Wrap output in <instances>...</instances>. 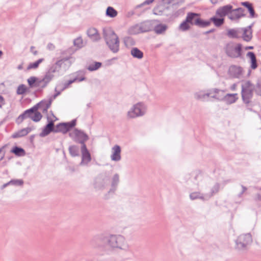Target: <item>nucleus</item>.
<instances>
[{
	"label": "nucleus",
	"instance_id": "55",
	"mask_svg": "<svg viewBox=\"0 0 261 261\" xmlns=\"http://www.w3.org/2000/svg\"><path fill=\"white\" fill-rule=\"evenodd\" d=\"M154 0H146L144 1L143 3L141 4L140 5H139L137 6V8H140L142 7L144 5H149L151 3H152Z\"/></svg>",
	"mask_w": 261,
	"mask_h": 261
},
{
	"label": "nucleus",
	"instance_id": "64",
	"mask_svg": "<svg viewBox=\"0 0 261 261\" xmlns=\"http://www.w3.org/2000/svg\"><path fill=\"white\" fill-rule=\"evenodd\" d=\"M17 69L18 70H21L23 69V64H21L20 65H19L18 66H17Z\"/></svg>",
	"mask_w": 261,
	"mask_h": 261
},
{
	"label": "nucleus",
	"instance_id": "40",
	"mask_svg": "<svg viewBox=\"0 0 261 261\" xmlns=\"http://www.w3.org/2000/svg\"><path fill=\"white\" fill-rule=\"evenodd\" d=\"M44 61L43 58L39 59L36 62L34 63H30L29 66H28L27 69L28 70L31 69H36L39 66V64L41 63Z\"/></svg>",
	"mask_w": 261,
	"mask_h": 261
},
{
	"label": "nucleus",
	"instance_id": "14",
	"mask_svg": "<svg viewBox=\"0 0 261 261\" xmlns=\"http://www.w3.org/2000/svg\"><path fill=\"white\" fill-rule=\"evenodd\" d=\"M225 90H221L218 88H213L209 90V94H210V97L214 98L219 101H222L224 96Z\"/></svg>",
	"mask_w": 261,
	"mask_h": 261
},
{
	"label": "nucleus",
	"instance_id": "6",
	"mask_svg": "<svg viewBox=\"0 0 261 261\" xmlns=\"http://www.w3.org/2000/svg\"><path fill=\"white\" fill-rule=\"evenodd\" d=\"M242 46L240 43H229L225 47V53L227 56L231 58H238L242 57Z\"/></svg>",
	"mask_w": 261,
	"mask_h": 261
},
{
	"label": "nucleus",
	"instance_id": "62",
	"mask_svg": "<svg viewBox=\"0 0 261 261\" xmlns=\"http://www.w3.org/2000/svg\"><path fill=\"white\" fill-rule=\"evenodd\" d=\"M8 186H10V184H9V181L4 184L2 187V189H3L6 188Z\"/></svg>",
	"mask_w": 261,
	"mask_h": 261
},
{
	"label": "nucleus",
	"instance_id": "10",
	"mask_svg": "<svg viewBox=\"0 0 261 261\" xmlns=\"http://www.w3.org/2000/svg\"><path fill=\"white\" fill-rule=\"evenodd\" d=\"M244 69L240 66L232 65L228 68L227 74L230 77L240 79L243 77Z\"/></svg>",
	"mask_w": 261,
	"mask_h": 261
},
{
	"label": "nucleus",
	"instance_id": "53",
	"mask_svg": "<svg viewBox=\"0 0 261 261\" xmlns=\"http://www.w3.org/2000/svg\"><path fill=\"white\" fill-rule=\"evenodd\" d=\"M59 71V69L58 67L55 65H53L48 69V71L51 74H54V73L58 72Z\"/></svg>",
	"mask_w": 261,
	"mask_h": 261
},
{
	"label": "nucleus",
	"instance_id": "34",
	"mask_svg": "<svg viewBox=\"0 0 261 261\" xmlns=\"http://www.w3.org/2000/svg\"><path fill=\"white\" fill-rule=\"evenodd\" d=\"M118 14L117 11L112 7H108L106 11V15L107 16L114 18Z\"/></svg>",
	"mask_w": 261,
	"mask_h": 261
},
{
	"label": "nucleus",
	"instance_id": "42",
	"mask_svg": "<svg viewBox=\"0 0 261 261\" xmlns=\"http://www.w3.org/2000/svg\"><path fill=\"white\" fill-rule=\"evenodd\" d=\"M27 88L23 84L20 85L17 89L16 93L18 95H23L27 92Z\"/></svg>",
	"mask_w": 261,
	"mask_h": 261
},
{
	"label": "nucleus",
	"instance_id": "12",
	"mask_svg": "<svg viewBox=\"0 0 261 261\" xmlns=\"http://www.w3.org/2000/svg\"><path fill=\"white\" fill-rule=\"evenodd\" d=\"M244 12L245 10L242 8H238L234 9L232 8L229 15L228 18L232 21L238 22L242 17L245 16Z\"/></svg>",
	"mask_w": 261,
	"mask_h": 261
},
{
	"label": "nucleus",
	"instance_id": "41",
	"mask_svg": "<svg viewBox=\"0 0 261 261\" xmlns=\"http://www.w3.org/2000/svg\"><path fill=\"white\" fill-rule=\"evenodd\" d=\"M38 80L35 76H31L28 79L27 81L30 87H36V83L38 82Z\"/></svg>",
	"mask_w": 261,
	"mask_h": 261
},
{
	"label": "nucleus",
	"instance_id": "24",
	"mask_svg": "<svg viewBox=\"0 0 261 261\" xmlns=\"http://www.w3.org/2000/svg\"><path fill=\"white\" fill-rule=\"evenodd\" d=\"M153 30L157 35L164 34L168 29V25L164 23H159L153 27Z\"/></svg>",
	"mask_w": 261,
	"mask_h": 261
},
{
	"label": "nucleus",
	"instance_id": "15",
	"mask_svg": "<svg viewBox=\"0 0 261 261\" xmlns=\"http://www.w3.org/2000/svg\"><path fill=\"white\" fill-rule=\"evenodd\" d=\"M232 8V6L231 5H226L222 7H220L217 9L216 11V15L218 17H220L224 18L226 16H227L228 17Z\"/></svg>",
	"mask_w": 261,
	"mask_h": 261
},
{
	"label": "nucleus",
	"instance_id": "31",
	"mask_svg": "<svg viewBox=\"0 0 261 261\" xmlns=\"http://www.w3.org/2000/svg\"><path fill=\"white\" fill-rule=\"evenodd\" d=\"M210 21H212L217 27L221 26L224 22V18L223 17H212L210 18Z\"/></svg>",
	"mask_w": 261,
	"mask_h": 261
},
{
	"label": "nucleus",
	"instance_id": "36",
	"mask_svg": "<svg viewBox=\"0 0 261 261\" xmlns=\"http://www.w3.org/2000/svg\"><path fill=\"white\" fill-rule=\"evenodd\" d=\"M69 151L72 156L79 155V148L76 145H71L69 147Z\"/></svg>",
	"mask_w": 261,
	"mask_h": 261
},
{
	"label": "nucleus",
	"instance_id": "18",
	"mask_svg": "<svg viewBox=\"0 0 261 261\" xmlns=\"http://www.w3.org/2000/svg\"><path fill=\"white\" fill-rule=\"evenodd\" d=\"M48 123L43 128L42 131L39 134L41 137H44L49 134L51 132H54V122L53 120H49V118L47 117Z\"/></svg>",
	"mask_w": 261,
	"mask_h": 261
},
{
	"label": "nucleus",
	"instance_id": "8",
	"mask_svg": "<svg viewBox=\"0 0 261 261\" xmlns=\"http://www.w3.org/2000/svg\"><path fill=\"white\" fill-rule=\"evenodd\" d=\"M69 137L75 142L86 145L85 142L89 139L88 136L84 131L75 128L69 134Z\"/></svg>",
	"mask_w": 261,
	"mask_h": 261
},
{
	"label": "nucleus",
	"instance_id": "44",
	"mask_svg": "<svg viewBox=\"0 0 261 261\" xmlns=\"http://www.w3.org/2000/svg\"><path fill=\"white\" fill-rule=\"evenodd\" d=\"M83 39L82 37H79L74 40L73 44L77 48H81L83 47Z\"/></svg>",
	"mask_w": 261,
	"mask_h": 261
},
{
	"label": "nucleus",
	"instance_id": "39",
	"mask_svg": "<svg viewBox=\"0 0 261 261\" xmlns=\"http://www.w3.org/2000/svg\"><path fill=\"white\" fill-rule=\"evenodd\" d=\"M23 180L21 179H13L9 181L10 186H13L15 187H22L23 185Z\"/></svg>",
	"mask_w": 261,
	"mask_h": 261
},
{
	"label": "nucleus",
	"instance_id": "22",
	"mask_svg": "<svg viewBox=\"0 0 261 261\" xmlns=\"http://www.w3.org/2000/svg\"><path fill=\"white\" fill-rule=\"evenodd\" d=\"M238 94L237 93H227L225 94L222 101L226 105H231L235 103L238 99Z\"/></svg>",
	"mask_w": 261,
	"mask_h": 261
},
{
	"label": "nucleus",
	"instance_id": "21",
	"mask_svg": "<svg viewBox=\"0 0 261 261\" xmlns=\"http://www.w3.org/2000/svg\"><path fill=\"white\" fill-rule=\"evenodd\" d=\"M88 36L94 42H97L101 39L100 34L97 29L90 28L87 31Z\"/></svg>",
	"mask_w": 261,
	"mask_h": 261
},
{
	"label": "nucleus",
	"instance_id": "1",
	"mask_svg": "<svg viewBox=\"0 0 261 261\" xmlns=\"http://www.w3.org/2000/svg\"><path fill=\"white\" fill-rule=\"evenodd\" d=\"M91 245L94 249L102 254L108 253L116 249L125 252L129 249L125 238L120 234L97 235L91 240Z\"/></svg>",
	"mask_w": 261,
	"mask_h": 261
},
{
	"label": "nucleus",
	"instance_id": "51",
	"mask_svg": "<svg viewBox=\"0 0 261 261\" xmlns=\"http://www.w3.org/2000/svg\"><path fill=\"white\" fill-rule=\"evenodd\" d=\"M48 84H45V81H43V79L38 80V82L36 83V87H39L41 88H45Z\"/></svg>",
	"mask_w": 261,
	"mask_h": 261
},
{
	"label": "nucleus",
	"instance_id": "11",
	"mask_svg": "<svg viewBox=\"0 0 261 261\" xmlns=\"http://www.w3.org/2000/svg\"><path fill=\"white\" fill-rule=\"evenodd\" d=\"M75 125V119H73L68 122L60 123L56 125L54 132H61L63 134H66Z\"/></svg>",
	"mask_w": 261,
	"mask_h": 261
},
{
	"label": "nucleus",
	"instance_id": "61",
	"mask_svg": "<svg viewBox=\"0 0 261 261\" xmlns=\"http://www.w3.org/2000/svg\"><path fill=\"white\" fill-rule=\"evenodd\" d=\"M47 48L49 49L53 50L55 48V46L51 43H49L47 45Z\"/></svg>",
	"mask_w": 261,
	"mask_h": 261
},
{
	"label": "nucleus",
	"instance_id": "52",
	"mask_svg": "<svg viewBox=\"0 0 261 261\" xmlns=\"http://www.w3.org/2000/svg\"><path fill=\"white\" fill-rule=\"evenodd\" d=\"M241 189H242L241 191H240V192L239 193H238L237 194V197L238 198L242 199L243 195L247 190V188L246 187H245L244 186L242 185H241Z\"/></svg>",
	"mask_w": 261,
	"mask_h": 261
},
{
	"label": "nucleus",
	"instance_id": "5",
	"mask_svg": "<svg viewBox=\"0 0 261 261\" xmlns=\"http://www.w3.org/2000/svg\"><path fill=\"white\" fill-rule=\"evenodd\" d=\"M147 106L143 102H139L134 105L127 113L129 118H135L144 116L147 112Z\"/></svg>",
	"mask_w": 261,
	"mask_h": 261
},
{
	"label": "nucleus",
	"instance_id": "49",
	"mask_svg": "<svg viewBox=\"0 0 261 261\" xmlns=\"http://www.w3.org/2000/svg\"><path fill=\"white\" fill-rule=\"evenodd\" d=\"M74 80H73V79L71 77L69 80L65 82L64 83L63 87L61 89V91H63L65 89L69 88L71 84L75 83Z\"/></svg>",
	"mask_w": 261,
	"mask_h": 261
},
{
	"label": "nucleus",
	"instance_id": "54",
	"mask_svg": "<svg viewBox=\"0 0 261 261\" xmlns=\"http://www.w3.org/2000/svg\"><path fill=\"white\" fill-rule=\"evenodd\" d=\"M55 91L56 93L53 95H51L49 97V99H51V101H53L54 99L56 98V97L59 96L61 92V90L60 91H57V88H55Z\"/></svg>",
	"mask_w": 261,
	"mask_h": 261
},
{
	"label": "nucleus",
	"instance_id": "63",
	"mask_svg": "<svg viewBox=\"0 0 261 261\" xmlns=\"http://www.w3.org/2000/svg\"><path fill=\"white\" fill-rule=\"evenodd\" d=\"M215 29H211V30H210L206 32H205L204 33V34H210V33H213L215 31Z\"/></svg>",
	"mask_w": 261,
	"mask_h": 261
},
{
	"label": "nucleus",
	"instance_id": "46",
	"mask_svg": "<svg viewBox=\"0 0 261 261\" xmlns=\"http://www.w3.org/2000/svg\"><path fill=\"white\" fill-rule=\"evenodd\" d=\"M41 118H42V115H41V113L36 111L35 112H34L31 119L35 122H38L40 120Z\"/></svg>",
	"mask_w": 261,
	"mask_h": 261
},
{
	"label": "nucleus",
	"instance_id": "25",
	"mask_svg": "<svg viewBox=\"0 0 261 261\" xmlns=\"http://www.w3.org/2000/svg\"><path fill=\"white\" fill-rule=\"evenodd\" d=\"M71 77L73 79L75 82H81L86 80L85 77V72L83 70H79L70 75Z\"/></svg>",
	"mask_w": 261,
	"mask_h": 261
},
{
	"label": "nucleus",
	"instance_id": "27",
	"mask_svg": "<svg viewBox=\"0 0 261 261\" xmlns=\"http://www.w3.org/2000/svg\"><path fill=\"white\" fill-rule=\"evenodd\" d=\"M194 23L195 25L203 28L209 26L211 24V21L210 20H204L198 17L195 19Z\"/></svg>",
	"mask_w": 261,
	"mask_h": 261
},
{
	"label": "nucleus",
	"instance_id": "3",
	"mask_svg": "<svg viewBox=\"0 0 261 261\" xmlns=\"http://www.w3.org/2000/svg\"><path fill=\"white\" fill-rule=\"evenodd\" d=\"M103 36L110 49L114 53H117L119 50V40L114 31L110 28H103Z\"/></svg>",
	"mask_w": 261,
	"mask_h": 261
},
{
	"label": "nucleus",
	"instance_id": "20",
	"mask_svg": "<svg viewBox=\"0 0 261 261\" xmlns=\"http://www.w3.org/2000/svg\"><path fill=\"white\" fill-rule=\"evenodd\" d=\"M52 102L51 99H49L48 97L47 99L41 100L35 106H37V110L39 109L43 113H46Z\"/></svg>",
	"mask_w": 261,
	"mask_h": 261
},
{
	"label": "nucleus",
	"instance_id": "57",
	"mask_svg": "<svg viewBox=\"0 0 261 261\" xmlns=\"http://www.w3.org/2000/svg\"><path fill=\"white\" fill-rule=\"evenodd\" d=\"M237 84L234 83L230 86V90L232 91H235L237 90Z\"/></svg>",
	"mask_w": 261,
	"mask_h": 261
},
{
	"label": "nucleus",
	"instance_id": "13",
	"mask_svg": "<svg viewBox=\"0 0 261 261\" xmlns=\"http://www.w3.org/2000/svg\"><path fill=\"white\" fill-rule=\"evenodd\" d=\"M82 161L80 165H87L91 160L90 153L87 148L86 145L81 146Z\"/></svg>",
	"mask_w": 261,
	"mask_h": 261
},
{
	"label": "nucleus",
	"instance_id": "28",
	"mask_svg": "<svg viewBox=\"0 0 261 261\" xmlns=\"http://www.w3.org/2000/svg\"><path fill=\"white\" fill-rule=\"evenodd\" d=\"M130 55L138 59H141L143 57V53L137 47H133L131 49Z\"/></svg>",
	"mask_w": 261,
	"mask_h": 261
},
{
	"label": "nucleus",
	"instance_id": "33",
	"mask_svg": "<svg viewBox=\"0 0 261 261\" xmlns=\"http://www.w3.org/2000/svg\"><path fill=\"white\" fill-rule=\"evenodd\" d=\"M241 5L246 7L250 13V17L253 18L255 16V11L251 3L248 2H242Z\"/></svg>",
	"mask_w": 261,
	"mask_h": 261
},
{
	"label": "nucleus",
	"instance_id": "32",
	"mask_svg": "<svg viewBox=\"0 0 261 261\" xmlns=\"http://www.w3.org/2000/svg\"><path fill=\"white\" fill-rule=\"evenodd\" d=\"M247 56L249 57L251 62V67L252 69H255L257 67L256 62V59L255 54L253 52H248L247 54Z\"/></svg>",
	"mask_w": 261,
	"mask_h": 261
},
{
	"label": "nucleus",
	"instance_id": "37",
	"mask_svg": "<svg viewBox=\"0 0 261 261\" xmlns=\"http://www.w3.org/2000/svg\"><path fill=\"white\" fill-rule=\"evenodd\" d=\"M11 152L17 156H22L25 154V151L24 149L17 146H15L13 147L11 150Z\"/></svg>",
	"mask_w": 261,
	"mask_h": 261
},
{
	"label": "nucleus",
	"instance_id": "30",
	"mask_svg": "<svg viewBox=\"0 0 261 261\" xmlns=\"http://www.w3.org/2000/svg\"><path fill=\"white\" fill-rule=\"evenodd\" d=\"M210 97L209 90L205 93L203 91H200L194 94V98L197 100H204L206 97Z\"/></svg>",
	"mask_w": 261,
	"mask_h": 261
},
{
	"label": "nucleus",
	"instance_id": "23",
	"mask_svg": "<svg viewBox=\"0 0 261 261\" xmlns=\"http://www.w3.org/2000/svg\"><path fill=\"white\" fill-rule=\"evenodd\" d=\"M241 28L229 29L227 32V35L230 38H239L241 37Z\"/></svg>",
	"mask_w": 261,
	"mask_h": 261
},
{
	"label": "nucleus",
	"instance_id": "16",
	"mask_svg": "<svg viewBox=\"0 0 261 261\" xmlns=\"http://www.w3.org/2000/svg\"><path fill=\"white\" fill-rule=\"evenodd\" d=\"M253 25V23H252L247 27L241 28L242 30L241 31V37H242L243 39L246 42L250 41L252 38V27Z\"/></svg>",
	"mask_w": 261,
	"mask_h": 261
},
{
	"label": "nucleus",
	"instance_id": "7",
	"mask_svg": "<svg viewBox=\"0 0 261 261\" xmlns=\"http://www.w3.org/2000/svg\"><path fill=\"white\" fill-rule=\"evenodd\" d=\"M252 242V238L250 233L241 234L236 241V248L239 250H245Z\"/></svg>",
	"mask_w": 261,
	"mask_h": 261
},
{
	"label": "nucleus",
	"instance_id": "50",
	"mask_svg": "<svg viewBox=\"0 0 261 261\" xmlns=\"http://www.w3.org/2000/svg\"><path fill=\"white\" fill-rule=\"evenodd\" d=\"M256 86V93L261 96V77L258 79Z\"/></svg>",
	"mask_w": 261,
	"mask_h": 261
},
{
	"label": "nucleus",
	"instance_id": "9",
	"mask_svg": "<svg viewBox=\"0 0 261 261\" xmlns=\"http://www.w3.org/2000/svg\"><path fill=\"white\" fill-rule=\"evenodd\" d=\"M153 28L150 21H145L130 28L129 32L131 34H137L139 33L146 32L151 31Z\"/></svg>",
	"mask_w": 261,
	"mask_h": 261
},
{
	"label": "nucleus",
	"instance_id": "4",
	"mask_svg": "<svg viewBox=\"0 0 261 261\" xmlns=\"http://www.w3.org/2000/svg\"><path fill=\"white\" fill-rule=\"evenodd\" d=\"M254 85L250 81H242L241 82V96L244 103L248 104L253 97Z\"/></svg>",
	"mask_w": 261,
	"mask_h": 261
},
{
	"label": "nucleus",
	"instance_id": "35",
	"mask_svg": "<svg viewBox=\"0 0 261 261\" xmlns=\"http://www.w3.org/2000/svg\"><path fill=\"white\" fill-rule=\"evenodd\" d=\"M101 65L102 64L101 62H94L93 63L89 64L87 67V69L90 71H94L100 68Z\"/></svg>",
	"mask_w": 261,
	"mask_h": 261
},
{
	"label": "nucleus",
	"instance_id": "17",
	"mask_svg": "<svg viewBox=\"0 0 261 261\" xmlns=\"http://www.w3.org/2000/svg\"><path fill=\"white\" fill-rule=\"evenodd\" d=\"M211 195L202 193L200 192H193L190 194L189 197L191 200H195L196 199H200L202 201H207L211 198Z\"/></svg>",
	"mask_w": 261,
	"mask_h": 261
},
{
	"label": "nucleus",
	"instance_id": "45",
	"mask_svg": "<svg viewBox=\"0 0 261 261\" xmlns=\"http://www.w3.org/2000/svg\"><path fill=\"white\" fill-rule=\"evenodd\" d=\"M219 188H220L219 184L216 183L212 187L211 192L206 193V194L211 195V198L215 194L217 193L219 191Z\"/></svg>",
	"mask_w": 261,
	"mask_h": 261
},
{
	"label": "nucleus",
	"instance_id": "48",
	"mask_svg": "<svg viewBox=\"0 0 261 261\" xmlns=\"http://www.w3.org/2000/svg\"><path fill=\"white\" fill-rule=\"evenodd\" d=\"M28 111H25L22 114L20 115L16 120L17 123L20 124L23 121L24 119H27V118L25 116V114L28 113Z\"/></svg>",
	"mask_w": 261,
	"mask_h": 261
},
{
	"label": "nucleus",
	"instance_id": "19",
	"mask_svg": "<svg viewBox=\"0 0 261 261\" xmlns=\"http://www.w3.org/2000/svg\"><path fill=\"white\" fill-rule=\"evenodd\" d=\"M121 147L118 145H115L111 149V160L114 162H119L121 159Z\"/></svg>",
	"mask_w": 261,
	"mask_h": 261
},
{
	"label": "nucleus",
	"instance_id": "43",
	"mask_svg": "<svg viewBox=\"0 0 261 261\" xmlns=\"http://www.w3.org/2000/svg\"><path fill=\"white\" fill-rule=\"evenodd\" d=\"M54 77V75L47 71L43 77V81H45V84H48Z\"/></svg>",
	"mask_w": 261,
	"mask_h": 261
},
{
	"label": "nucleus",
	"instance_id": "29",
	"mask_svg": "<svg viewBox=\"0 0 261 261\" xmlns=\"http://www.w3.org/2000/svg\"><path fill=\"white\" fill-rule=\"evenodd\" d=\"M199 16V14L194 12H189L187 13L186 19L187 21L191 25H194V21Z\"/></svg>",
	"mask_w": 261,
	"mask_h": 261
},
{
	"label": "nucleus",
	"instance_id": "26",
	"mask_svg": "<svg viewBox=\"0 0 261 261\" xmlns=\"http://www.w3.org/2000/svg\"><path fill=\"white\" fill-rule=\"evenodd\" d=\"M31 131V128L30 127L21 129L18 132L14 133L12 135V138L15 139L24 137L27 135Z\"/></svg>",
	"mask_w": 261,
	"mask_h": 261
},
{
	"label": "nucleus",
	"instance_id": "56",
	"mask_svg": "<svg viewBox=\"0 0 261 261\" xmlns=\"http://www.w3.org/2000/svg\"><path fill=\"white\" fill-rule=\"evenodd\" d=\"M63 63V61L62 60H59L56 62V63L55 64V65L58 67L59 69H60V67H61Z\"/></svg>",
	"mask_w": 261,
	"mask_h": 261
},
{
	"label": "nucleus",
	"instance_id": "60",
	"mask_svg": "<svg viewBox=\"0 0 261 261\" xmlns=\"http://www.w3.org/2000/svg\"><path fill=\"white\" fill-rule=\"evenodd\" d=\"M34 48L35 47L34 46H31V51L34 55H36L38 54V51L37 50H34Z\"/></svg>",
	"mask_w": 261,
	"mask_h": 261
},
{
	"label": "nucleus",
	"instance_id": "59",
	"mask_svg": "<svg viewBox=\"0 0 261 261\" xmlns=\"http://www.w3.org/2000/svg\"><path fill=\"white\" fill-rule=\"evenodd\" d=\"M5 105V100L4 98L0 95V108H2V107Z\"/></svg>",
	"mask_w": 261,
	"mask_h": 261
},
{
	"label": "nucleus",
	"instance_id": "58",
	"mask_svg": "<svg viewBox=\"0 0 261 261\" xmlns=\"http://www.w3.org/2000/svg\"><path fill=\"white\" fill-rule=\"evenodd\" d=\"M4 147L0 148V161L2 160L5 156V153L3 152Z\"/></svg>",
	"mask_w": 261,
	"mask_h": 261
},
{
	"label": "nucleus",
	"instance_id": "2",
	"mask_svg": "<svg viewBox=\"0 0 261 261\" xmlns=\"http://www.w3.org/2000/svg\"><path fill=\"white\" fill-rule=\"evenodd\" d=\"M120 182V176L115 173L111 178L107 173H103L97 175L94 179L93 186L96 190H103L110 185L108 191L109 194H114L117 189Z\"/></svg>",
	"mask_w": 261,
	"mask_h": 261
},
{
	"label": "nucleus",
	"instance_id": "47",
	"mask_svg": "<svg viewBox=\"0 0 261 261\" xmlns=\"http://www.w3.org/2000/svg\"><path fill=\"white\" fill-rule=\"evenodd\" d=\"M26 111H28V113H27L25 114V116H27V118H32V115H33L34 112L37 111V106H34L33 107L31 108V109H29L28 110H27Z\"/></svg>",
	"mask_w": 261,
	"mask_h": 261
},
{
	"label": "nucleus",
	"instance_id": "38",
	"mask_svg": "<svg viewBox=\"0 0 261 261\" xmlns=\"http://www.w3.org/2000/svg\"><path fill=\"white\" fill-rule=\"evenodd\" d=\"M190 24L189 23L188 21H186V19H185L184 21H182L180 24L179 26V30L185 32L186 31H188L190 28Z\"/></svg>",
	"mask_w": 261,
	"mask_h": 261
}]
</instances>
